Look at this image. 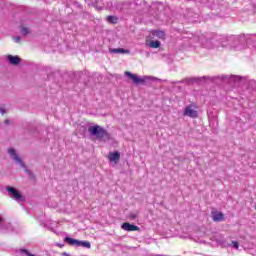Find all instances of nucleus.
Returning a JSON list of instances; mask_svg holds the SVG:
<instances>
[{
	"instance_id": "obj_1",
	"label": "nucleus",
	"mask_w": 256,
	"mask_h": 256,
	"mask_svg": "<svg viewBox=\"0 0 256 256\" xmlns=\"http://www.w3.org/2000/svg\"><path fill=\"white\" fill-rule=\"evenodd\" d=\"M88 131L91 135H94V137H96V139H98L99 141H109V139H111V135H109V132H107V130L99 125L90 126L88 128Z\"/></svg>"
},
{
	"instance_id": "obj_2",
	"label": "nucleus",
	"mask_w": 256,
	"mask_h": 256,
	"mask_svg": "<svg viewBox=\"0 0 256 256\" xmlns=\"http://www.w3.org/2000/svg\"><path fill=\"white\" fill-rule=\"evenodd\" d=\"M126 77H128L129 79H131V81H133V83H135V85H141L143 83H147V81H155V77L153 76H139L137 74H133L129 71L125 72Z\"/></svg>"
},
{
	"instance_id": "obj_3",
	"label": "nucleus",
	"mask_w": 256,
	"mask_h": 256,
	"mask_svg": "<svg viewBox=\"0 0 256 256\" xmlns=\"http://www.w3.org/2000/svg\"><path fill=\"white\" fill-rule=\"evenodd\" d=\"M64 241L73 247H84L85 249H91V242L89 241L77 240L71 237H65Z\"/></svg>"
},
{
	"instance_id": "obj_4",
	"label": "nucleus",
	"mask_w": 256,
	"mask_h": 256,
	"mask_svg": "<svg viewBox=\"0 0 256 256\" xmlns=\"http://www.w3.org/2000/svg\"><path fill=\"white\" fill-rule=\"evenodd\" d=\"M6 191L10 199L17 201L18 203H21V201H23V194H21V192H19V190H17L15 187L6 186Z\"/></svg>"
},
{
	"instance_id": "obj_5",
	"label": "nucleus",
	"mask_w": 256,
	"mask_h": 256,
	"mask_svg": "<svg viewBox=\"0 0 256 256\" xmlns=\"http://www.w3.org/2000/svg\"><path fill=\"white\" fill-rule=\"evenodd\" d=\"M8 155L12 161H15L17 165H20V167L25 168V164L23 163V160L17 153V150L14 148H8Z\"/></svg>"
},
{
	"instance_id": "obj_6",
	"label": "nucleus",
	"mask_w": 256,
	"mask_h": 256,
	"mask_svg": "<svg viewBox=\"0 0 256 256\" xmlns=\"http://www.w3.org/2000/svg\"><path fill=\"white\" fill-rule=\"evenodd\" d=\"M183 115H185L186 117H192V119H195V117H197L198 115L197 107H195V105L193 104L186 106Z\"/></svg>"
},
{
	"instance_id": "obj_7",
	"label": "nucleus",
	"mask_w": 256,
	"mask_h": 256,
	"mask_svg": "<svg viewBox=\"0 0 256 256\" xmlns=\"http://www.w3.org/2000/svg\"><path fill=\"white\" fill-rule=\"evenodd\" d=\"M108 159L110 161V163H119V159H121V154L118 151L115 152H110L108 154Z\"/></svg>"
},
{
	"instance_id": "obj_8",
	"label": "nucleus",
	"mask_w": 256,
	"mask_h": 256,
	"mask_svg": "<svg viewBox=\"0 0 256 256\" xmlns=\"http://www.w3.org/2000/svg\"><path fill=\"white\" fill-rule=\"evenodd\" d=\"M121 228L124 231H139V227L138 226H135V225L127 223V222L123 223Z\"/></svg>"
},
{
	"instance_id": "obj_9",
	"label": "nucleus",
	"mask_w": 256,
	"mask_h": 256,
	"mask_svg": "<svg viewBox=\"0 0 256 256\" xmlns=\"http://www.w3.org/2000/svg\"><path fill=\"white\" fill-rule=\"evenodd\" d=\"M224 215L222 212H212V220L216 223L223 221Z\"/></svg>"
},
{
	"instance_id": "obj_10",
	"label": "nucleus",
	"mask_w": 256,
	"mask_h": 256,
	"mask_svg": "<svg viewBox=\"0 0 256 256\" xmlns=\"http://www.w3.org/2000/svg\"><path fill=\"white\" fill-rule=\"evenodd\" d=\"M7 59L11 65H19L21 58L19 56L8 55Z\"/></svg>"
},
{
	"instance_id": "obj_11",
	"label": "nucleus",
	"mask_w": 256,
	"mask_h": 256,
	"mask_svg": "<svg viewBox=\"0 0 256 256\" xmlns=\"http://www.w3.org/2000/svg\"><path fill=\"white\" fill-rule=\"evenodd\" d=\"M11 231H13V226L9 223L0 227V233H11Z\"/></svg>"
},
{
	"instance_id": "obj_12",
	"label": "nucleus",
	"mask_w": 256,
	"mask_h": 256,
	"mask_svg": "<svg viewBox=\"0 0 256 256\" xmlns=\"http://www.w3.org/2000/svg\"><path fill=\"white\" fill-rule=\"evenodd\" d=\"M152 36L157 37L158 39H165V32L161 30L152 31Z\"/></svg>"
},
{
	"instance_id": "obj_13",
	"label": "nucleus",
	"mask_w": 256,
	"mask_h": 256,
	"mask_svg": "<svg viewBox=\"0 0 256 256\" xmlns=\"http://www.w3.org/2000/svg\"><path fill=\"white\" fill-rule=\"evenodd\" d=\"M20 33L21 35H29L31 33V30L27 28L23 23L20 24Z\"/></svg>"
},
{
	"instance_id": "obj_14",
	"label": "nucleus",
	"mask_w": 256,
	"mask_h": 256,
	"mask_svg": "<svg viewBox=\"0 0 256 256\" xmlns=\"http://www.w3.org/2000/svg\"><path fill=\"white\" fill-rule=\"evenodd\" d=\"M109 51H110V53H115V54H119V53H122V54L129 53V50H125V49H123V48H111Z\"/></svg>"
},
{
	"instance_id": "obj_15",
	"label": "nucleus",
	"mask_w": 256,
	"mask_h": 256,
	"mask_svg": "<svg viewBox=\"0 0 256 256\" xmlns=\"http://www.w3.org/2000/svg\"><path fill=\"white\" fill-rule=\"evenodd\" d=\"M148 46L151 47V49H159V47H161V42L152 40L149 42Z\"/></svg>"
},
{
	"instance_id": "obj_16",
	"label": "nucleus",
	"mask_w": 256,
	"mask_h": 256,
	"mask_svg": "<svg viewBox=\"0 0 256 256\" xmlns=\"http://www.w3.org/2000/svg\"><path fill=\"white\" fill-rule=\"evenodd\" d=\"M107 21L108 23H117V21H119V18L116 16H108Z\"/></svg>"
},
{
	"instance_id": "obj_17",
	"label": "nucleus",
	"mask_w": 256,
	"mask_h": 256,
	"mask_svg": "<svg viewBox=\"0 0 256 256\" xmlns=\"http://www.w3.org/2000/svg\"><path fill=\"white\" fill-rule=\"evenodd\" d=\"M228 246L233 247L234 249L238 250L239 249V242L232 241L231 244H229Z\"/></svg>"
},
{
	"instance_id": "obj_18",
	"label": "nucleus",
	"mask_w": 256,
	"mask_h": 256,
	"mask_svg": "<svg viewBox=\"0 0 256 256\" xmlns=\"http://www.w3.org/2000/svg\"><path fill=\"white\" fill-rule=\"evenodd\" d=\"M201 43L203 44V47H206L207 49H211V45H209L211 41L206 40V43H204L203 39H201Z\"/></svg>"
},
{
	"instance_id": "obj_19",
	"label": "nucleus",
	"mask_w": 256,
	"mask_h": 256,
	"mask_svg": "<svg viewBox=\"0 0 256 256\" xmlns=\"http://www.w3.org/2000/svg\"><path fill=\"white\" fill-rule=\"evenodd\" d=\"M229 79H231V81H241V76L232 75L229 76Z\"/></svg>"
},
{
	"instance_id": "obj_20",
	"label": "nucleus",
	"mask_w": 256,
	"mask_h": 256,
	"mask_svg": "<svg viewBox=\"0 0 256 256\" xmlns=\"http://www.w3.org/2000/svg\"><path fill=\"white\" fill-rule=\"evenodd\" d=\"M128 219H130V221H135V219H137V214L136 213H130L128 216Z\"/></svg>"
},
{
	"instance_id": "obj_21",
	"label": "nucleus",
	"mask_w": 256,
	"mask_h": 256,
	"mask_svg": "<svg viewBox=\"0 0 256 256\" xmlns=\"http://www.w3.org/2000/svg\"><path fill=\"white\" fill-rule=\"evenodd\" d=\"M13 39L15 43H21V38L19 36H15Z\"/></svg>"
},
{
	"instance_id": "obj_22",
	"label": "nucleus",
	"mask_w": 256,
	"mask_h": 256,
	"mask_svg": "<svg viewBox=\"0 0 256 256\" xmlns=\"http://www.w3.org/2000/svg\"><path fill=\"white\" fill-rule=\"evenodd\" d=\"M1 115H5V109L0 108Z\"/></svg>"
},
{
	"instance_id": "obj_23",
	"label": "nucleus",
	"mask_w": 256,
	"mask_h": 256,
	"mask_svg": "<svg viewBox=\"0 0 256 256\" xmlns=\"http://www.w3.org/2000/svg\"><path fill=\"white\" fill-rule=\"evenodd\" d=\"M0 223H3V217L0 216Z\"/></svg>"
},
{
	"instance_id": "obj_24",
	"label": "nucleus",
	"mask_w": 256,
	"mask_h": 256,
	"mask_svg": "<svg viewBox=\"0 0 256 256\" xmlns=\"http://www.w3.org/2000/svg\"><path fill=\"white\" fill-rule=\"evenodd\" d=\"M5 123H6V124L9 123V120H5Z\"/></svg>"
},
{
	"instance_id": "obj_25",
	"label": "nucleus",
	"mask_w": 256,
	"mask_h": 256,
	"mask_svg": "<svg viewBox=\"0 0 256 256\" xmlns=\"http://www.w3.org/2000/svg\"><path fill=\"white\" fill-rule=\"evenodd\" d=\"M226 79H229V76H226Z\"/></svg>"
}]
</instances>
